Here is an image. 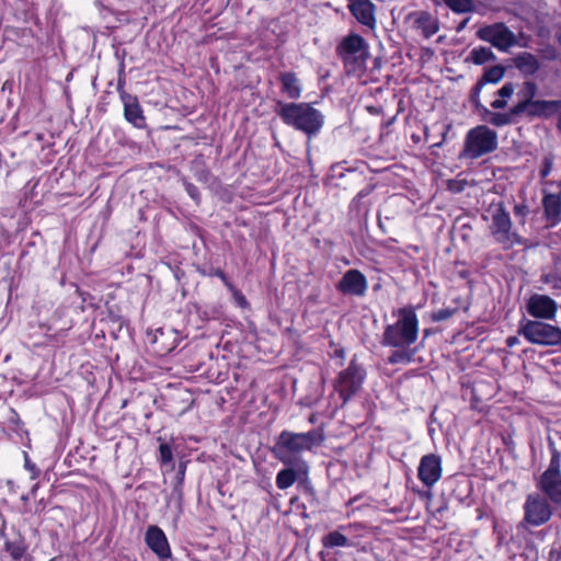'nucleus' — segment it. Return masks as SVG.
<instances>
[{"label":"nucleus","instance_id":"26","mask_svg":"<svg viewBox=\"0 0 561 561\" xmlns=\"http://www.w3.org/2000/svg\"><path fill=\"white\" fill-rule=\"evenodd\" d=\"M496 59V56L489 47H477L473 48L468 57V60H471L476 65H483L488 61H493Z\"/></svg>","mask_w":561,"mask_h":561},{"label":"nucleus","instance_id":"4","mask_svg":"<svg viewBox=\"0 0 561 561\" xmlns=\"http://www.w3.org/2000/svg\"><path fill=\"white\" fill-rule=\"evenodd\" d=\"M491 225L489 227L490 233L494 241L499 243L502 249L508 250L516 243H520L522 239L517 232L513 230L511 216L502 203L490 206Z\"/></svg>","mask_w":561,"mask_h":561},{"label":"nucleus","instance_id":"1","mask_svg":"<svg viewBox=\"0 0 561 561\" xmlns=\"http://www.w3.org/2000/svg\"><path fill=\"white\" fill-rule=\"evenodd\" d=\"M275 112L285 124L304 131L309 137L316 135L323 125L322 114L309 103L278 101Z\"/></svg>","mask_w":561,"mask_h":561},{"label":"nucleus","instance_id":"18","mask_svg":"<svg viewBox=\"0 0 561 561\" xmlns=\"http://www.w3.org/2000/svg\"><path fill=\"white\" fill-rule=\"evenodd\" d=\"M121 98L124 103L125 118L135 127H142L145 125V117L142 115V110L138 103L137 98L127 94L124 91L121 93Z\"/></svg>","mask_w":561,"mask_h":561},{"label":"nucleus","instance_id":"40","mask_svg":"<svg viewBox=\"0 0 561 561\" xmlns=\"http://www.w3.org/2000/svg\"><path fill=\"white\" fill-rule=\"evenodd\" d=\"M186 187V192L188 193V195L196 202L199 201V192L197 190V187L191 183H186L185 185Z\"/></svg>","mask_w":561,"mask_h":561},{"label":"nucleus","instance_id":"11","mask_svg":"<svg viewBox=\"0 0 561 561\" xmlns=\"http://www.w3.org/2000/svg\"><path fill=\"white\" fill-rule=\"evenodd\" d=\"M552 516V510L546 499L539 494H529L524 504V523L537 527L546 524Z\"/></svg>","mask_w":561,"mask_h":561},{"label":"nucleus","instance_id":"3","mask_svg":"<svg viewBox=\"0 0 561 561\" xmlns=\"http://www.w3.org/2000/svg\"><path fill=\"white\" fill-rule=\"evenodd\" d=\"M419 333V321L412 308H401L396 323L389 324L382 335V345L407 348L412 345Z\"/></svg>","mask_w":561,"mask_h":561},{"label":"nucleus","instance_id":"45","mask_svg":"<svg viewBox=\"0 0 561 561\" xmlns=\"http://www.w3.org/2000/svg\"><path fill=\"white\" fill-rule=\"evenodd\" d=\"M558 113H559V122H558V126L561 128V110H560Z\"/></svg>","mask_w":561,"mask_h":561},{"label":"nucleus","instance_id":"25","mask_svg":"<svg viewBox=\"0 0 561 561\" xmlns=\"http://www.w3.org/2000/svg\"><path fill=\"white\" fill-rule=\"evenodd\" d=\"M505 67L496 65L488 68L480 80L477 82V90L481 91L486 83H497L505 75Z\"/></svg>","mask_w":561,"mask_h":561},{"label":"nucleus","instance_id":"35","mask_svg":"<svg viewBox=\"0 0 561 561\" xmlns=\"http://www.w3.org/2000/svg\"><path fill=\"white\" fill-rule=\"evenodd\" d=\"M454 313H455V309H450V308L440 309L432 314V320L436 321V322L444 321V320L451 318Z\"/></svg>","mask_w":561,"mask_h":561},{"label":"nucleus","instance_id":"14","mask_svg":"<svg viewBox=\"0 0 561 561\" xmlns=\"http://www.w3.org/2000/svg\"><path fill=\"white\" fill-rule=\"evenodd\" d=\"M337 289L345 295L363 296L367 290V282L359 271L350 270L339 282Z\"/></svg>","mask_w":561,"mask_h":561},{"label":"nucleus","instance_id":"29","mask_svg":"<svg viewBox=\"0 0 561 561\" xmlns=\"http://www.w3.org/2000/svg\"><path fill=\"white\" fill-rule=\"evenodd\" d=\"M297 480L296 471L291 468L280 470L276 477V485L278 489L284 490L291 486Z\"/></svg>","mask_w":561,"mask_h":561},{"label":"nucleus","instance_id":"33","mask_svg":"<svg viewBox=\"0 0 561 561\" xmlns=\"http://www.w3.org/2000/svg\"><path fill=\"white\" fill-rule=\"evenodd\" d=\"M538 51H539L540 56L542 57V59L548 60V61H554L560 56V53L558 51V49L554 46H552L551 44H546Z\"/></svg>","mask_w":561,"mask_h":561},{"label":"nucleus","instance_id":"27","mask_svg":"<svg viewBox=\"0 0 561 561\" xmlns=\"http://www.w3.org/2000/svg\"><path fill=\"white\" fill-rule=\"evenodd\" d=\"M514 91H515L514 83L506 82L497 91V95L500 96V99L494 100L491 103V107H493L494 110H503V108H505L506 105H507V99H510L513 95Z\"/></svg>","mask_w":561,"mask_h":561},{"label":"nucleus","instance_id":"8","mask_svg":"<svg viewBox=\"0 0 561 561\" xmlns=\"http://www.w3.org/2000/svg\"><path fill=\"white\" fill-rule=\"evenodd\" d=\"M364 379V369L353 359L348 367L340 373L334 383V388L342 398L343 403H346L356 392L359 391Z\"/></svg>","mask_w":561,"mask_h":561},{"label":"nucleus","instance_id":"36","mask_svg":"<svg viewBox=\"0 0 561 561\" xmlns=\"http://www.w3.org/2000/svg\"><path fill=\"white\" fill-rule=\"evenodd\" d=\"M160 459L163 465L172 461V450L168 444L159 446Z\"/></svg>","mask_w":561,"mask_h":561},{"label":"nucleus","instance_id":"43","mask_svg":"<svg viewBox=\"0 0 561 561\" xmlns=\"http://www.w3.org/2000/svg\"><path fill=\"white\" fill-rule=\"evenodd\" d=\"M469 20H470L469 18H466L465 20H462V21L458 24V26L456 27V31H457V32H461V31L466 27V25L468 24Z\"/></svg>","mask_w":561,"mask_h":561},{"label":"nucleus","instance_id":"15","mask_svg":"<svg viewBox=\"0 0 561 561\" xmlns=\"http://www.w3.org/2000/svg\"><path fill=\"white\" fill-rule=\"evenodd\" d=\"M348 9L360 24L371 30L375 28V4L370 0H355L348 2Z\"/></svg>","mask_w":561,"mask_h":561},{"label":"nucleus","instance_id":"10","mask_svg":"<svg viewBox=\"0 0 561 561\" xmlns=\"http://www.w3.org/2000/svg\"><path fill=\"white\" fill-rule=\"evenodd\" d=\"M477 36L502 51H507L517 43L516 35L504 23L485 25L477 32Z\"/></svg>","mask_w":561,"mask_h":561},{"label":"nucleus","instance_id":"41","mask_svg":"<svg viewBox=\"0 0 561 561\" xmlns=\"http://www.w3.org/2000/svg\"><path fill=\"white\" fill-rule=\"evenodd\" d=\"M481 91H478L477 90V84L472 88L471 90V102L477 106V107H481L483 110L484 106H482L480 104V101H479V94H480Z\"/></svg>","mask_w":561,"mask_h":561},{"label":"nucleus","instance_id":"13","mask_svg":"<svg viewBox=\"0 0 561 561\" xmlns=\"http://www.w3.org/2000/svg\"><path fill=\"white\" fill-rule=\"evenodd\" d=\"M417 476L425 486H433L442 476L440 458L434 454L423 456L417 469Z\"/></svg>","mask_w":561,"mask_h":561},{"label":"nucleus","instance_id":"2","mask_svg":"<svg viewBox=\"0 0 561 561\" xmlns=\"http://www.w3.org/2000/svg\"><path fill=\"white\" fill-rule=\"evenodd\" d=\"M323 435L318 430L307 433H293L283 431L276 438L273 453L285 465H290L302 451L310 450L323 442Z\"/></svg>","mask_w":561,"mask_h":561},{"label":"nucleus","instance_id":"17","mask_svg":"<svg viewBox=\"0 0 561 561\" xmlns=\"http://www.w3.org/2000/svg\"><path fill=\"white\" fill-rule=\"evenodd\" d=\"M409 20L412 21V25L415 30L426 37L433 36L438 31V21L427 11H416L409 15Z\"/></svg>","mask_w":561,"mask_h":561},{"label":"nucleus","instance_id":"31","mask_svg":"<svg viewBox=\"0 0 561 561\" xmlns=\"http://www.w3.org/2000/svg\"><path fill=\"white\" fill-rule=\"evenodd\" d=\"M444 2L455 12H469L473 7L471 0H444Z\"/></svg>","mask_w":561,"mask_h":561},{"label":"nucleus","instance_id":"6","mask_svg":"<svg viewBox=\"0 0 561 561\" xmlns=\"http://www.w3.org/2000/svg\"><path fill=\"white\" fill-rule=\"evenodd\" d=\"M518 334L528 342L541 346H557L561 344V329L539 320L523 319L519 322Z\"/></svg>","mask_w":561,"mask_h":561},{"label":"nucleus","instance_id":"34","mask_svg":"<svg viewBox=\"0 0 561 561\" xmlns=\"http://www.w3.org/2000/svg\"><path fill=\"white\" fill-rule=\"evenodd\" d=\"M552 167H553V157H552V154H548L542 160V168L540 170V176L542 179H546L550 174Z\"/></svg>","mask_w":561,"mask_h":561},{"label":"nucleus","instance_id":"23","mask_svg":"<svg viewBox=\"0 0 561 561\" xmlns=\"http://www.w3.org/2000/svg\"><path fill=\"white\" fill-rule=\"evenodd\" d=\"M282 84V91L289 99H298L301 94V87L295 72H282L278 77Z\"/></svg>","mask_w":561,"mask_h":561},{"label":"nucleus","instance_id":"30","mask_svg":"<svg viewBox=\"0 0 561 561\" xmlns=\"http://www.w3.org/2000/svg\"><path fill=\"white\" fill-rule=\"evenodd\" d=\"M413 355V352H409L405 348H399L389 356L388 362L390 364L410 363Z\"/></svg>","mask_w":561,"mask_h":561},{"label":"nucleus","instance_id":"28","mask_svg":"<svg viewBox=\"0 0 561 561\" xmlns=\"http://www.w3.org/2000/svg\"><path fill=\"white\" fill-rule=\"evenodd\" d=\"M322 543L325 548L348 547L351 542L346 536L339 531H331L323 537Z\"/></svg>","mask_w":561,"mask_h":561},{"label":"nucleus","instance_id":"7","mask_svg":"<svg viewBox=\"0 0 561 561\" xmlns=\"http://www.w3.org/2000/svg\"><path fill=\"white\" fill-rule=\"evenodd\" d=\"M561 455L553 447L552 457L548 468L540 476L537 488L543 492L549 501L561 506Z\"/></svg>","mask_w":561,"mask_h":561},{"label":"nucleus","instance_id":"16","mask_svg":"<svg viewBox=\"0 0 561 561\" xmlns=\"http://www.w3.org/2000/svg\"><path fill=\"white\" fill-rule=\"evenodd\" d=\"M146 543L160 558L167 559L171 550L164 533L158 526H149L146 531Z\"/></svg>","mask_w":561,"mask_h":561},{"label":"nucleus","instance_id":"37","mask_svg":"<svg viewBox=\"0 0 561 561\" xmlns=\"http://www.w3.org/2000/svg\"><path fill=\"white\" fill-rule=\"evenodd\" d=\"M447 187L453 193H460L465 188V183L462 181L448 180L447 181Z\"/></svg>","mask_w":561,"mask_h":561},{"label":"nucleus","instance_id":"21","mask_svg":"<svg viewBox=\"0 0 561 561\" xmlns=\"http://www.w3.org/2000/svg\"><path fill=\"white\" fill-rule=\"evenodd\" d=\"M513 65L525 77L534 76L541 66L539 59L528 51L517 54L513 58Z\"/></svg>","mask_w":561,"mask_h":561},{"label":"nucleus","instance_id":"12","mask_svg":"<svg viewBox=\"0 0 561 561\" xmlns=\"http://www.w3.org/2000/svg\"><path fill=\"white\" fill-rule=\"evenodd\" d=\"M526 309L535 319L552 320L556 317L558 305L547 295L534 294L527 300Z\"/></svg>","mask_w":561,"mask_h":561},{"label":"nucleus","instance_id":"24","mask_svg":"<svg viewBox=\"0 0 561 561\" xmlns=\"http://www.w3.org/2000/svg\"><path fill=\"white\" fill-rule=\"evenodd\" d=\"M483 113L486 116V121L495 127L511 125L515 122V117L522 115L514 114L513 107H511V110L507 113H495L489 111L486 107H483Z\"/></svg>","mask_w":561,"mask_h":561},{"label":"nucleus","instance_id":"5","mask_svg":"<svg viewBox=\"0 0 561 561\" xmlns=\"http://www.w3.org/2000/svg\"><path fill=\"white\" fill-rule=\"evenodd\" d=\"M497 148V134L485 125L471 128L465 139L461 157L478 159Z\"/></svg>","mask_w":561,"mask_h":561},{"label":"nucleus","instance_id":"19","mask_svg":"<svg viewBox=\"0 0 561 561\" xmlns=\"http://www.w3.org/2000/svg\"><path fill=\"white\" fill-rule=\"evenodd\" d=\"M561 110V100H537L525 110V114L533 117L549 118Z\"/></svg>","mask_w":561,"mask_h":561},{"label":"nucleus","instance_id":"32","mask_svg":"<svg viewBox=\"0 0 561 561\" xmlns=\"http://www.w3.org/2000/svg\"><path fill=\"white\" fill-rule=\"evenodd\" d=\"M5 550L12 556L14 560H19L25 553V546L21 541H7Z\"/></svg>","mask_w":561,"mask_h":561},{"label":"nucleus","instance_id":"20","mask_svg":"<svg viewBox=\"0 0 561 561\" xmlns=\"http://www.w3.org/2000/svg\"><path fill=\"white\" fill-rule=\"evenodd\" d=\"M559 194L546 193L542 198L545 217L552 225L561 220V182L559 183Z\"/></svg>","mask_w":561,"mask_h":561},{"label":"nucleus","instance_id":"39","mask_svg":"<svg viewBox=\"0 0 561 561\" xmlns=\"http://www.w3.org/2000/svg\"><path fill=\"white\" fill-rule=\"evenodd\" d=\"M25 468L32 472V479L37 478L39 474V470L36 468V466L28 459L27 455H25Z\"/></svg>","mask_w":561,"mask_h":561},{"label":"nucleus","instance_id":"38","mask_svg":"<svg viewBox=\"0 0 561 561\" xmlns=\"http://www.w3.org/2000/svg\"><path fill=\"white\" fill-rule=\"evenodd\" d=\"M514 214L524 219L529 214V208L525 204H517L514 206Z\"/></svg>","mask_w":561,"mask_h":561},{"label":"nucleus","instance_id":"42","mask_svg":"<svg viewBox=\"0 0 561 561\" xmlns=\"http://www.w3.org/2000/svg\"><path fill=\"white\" fill-rule=\"evenodd\" d=\"M185 469H186L185 462H180V465H179L178 476H179V478H180L181 480L184 478Z\"/></svg>","mask_w":561,"mask_h":561},{"label":"nucleus","instance_id":"9","mask_svg":"<svg viewBox=\"0 0 561 561\" xmlns=\"http://www.w3.org/2000/svg\"><path fill=\"white\" fill-rule=\"evenodd\" d=\"M367 42L358 34L352 33L342 38L336 46V54L344 64L365 62L369 57Z\"/></svg>","mask_w":561,"mask_h":561},{"label":"nucleus","instance_id":"44","mask_svg":"<svg viewBox=\"0 0 561 561\" xmlns=\"http://www.w3.org/2000/svg\"><path fill=\"white\" fill-rule=\"evenodd\" d=\"M517 341H518L517 337L511 336V337L507 339V345L508 346H513V345H515L517 343Z\"/></svg>","mask_w":561,"mask_h":561},{"label":"nucleus","instance_id":"22","mask_svg":"<svg viewBox=\"0 0 561 561\" xmlns=\"http://www.w3.org/2000/svg\"><path fill=\"white\" fill-rule=\"evenodd\" d=\"M538 91V87L534 81H525L523 83V90L520 91V95L523 100H520L516 105L513 106L514 114H524L525 110L537 101L535 99Z\"/></svg>","mask_w":561,"mask_h":561}]
</instances>
